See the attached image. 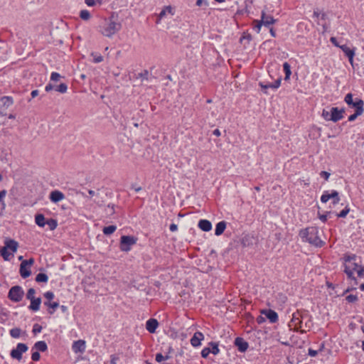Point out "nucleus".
Masks as SVG:
<instances>
[{
	"label": "nucleus",
	"instance_id": "1",
	"mask_svg": "<svg viewBox=\"0 0 364 364\" xmlns=\"http://www.w3.org/2000/svg\"><path fill=\"white\" fill-rule=\"evenodd\" d=\"M299 235L301 240L316 247H322L325 245L318 236V228L315 226L307 227L299 230Z\"/></svg>",
	"mask_w": 364,
	"mask_h": 364
},
{
	"label": "nucleus",
	"instance_id": "2",
	"mask_svg": "<svg viewBox=\"0 0 364 364\" xmlns=\"http://www.w3.org/2000/svg\"><path fill=\"white\" fill-rule=\"evenodd\" d=\"M122 28V24L114 20L112 16L109 20H105L98 26V31L104 36L111 38L114 34Z\"/></svg>",
	"mask_w": 364,
	"mask_h": 364
},
{
	"label": "nucleus",
	"instance_id": "3",
	"mask_svg": "<svg viewBox=\"0 0 364 364\" xmlns=\"http://www.w3.org/2000/svg\"><path fill=\"white\" fill-rule=\"evenodd\" d=\"M343 259L344 261L343 272L346 274L348 279L354 280L355 284H357V279L353 275V271H355L360 266L356 262L357 256L354 254L345 255Z\"/></svg>",
	"mask_w": 364,
	"mask_h": 364
},
{
	"label": "nucleus",
	"instance_id": "4",
	"mask_svg": "<svg viewBox=\"0 0 364 364\" xmlns=\"http://www.w3.org/2000/svg\"><path fill=\"white\" fill-rule=\"evenodd\" d=\"M344 102L348 107L353 108L355 111L364 112V102L359 97L353 99L352 93H348L344 97Z\"/></svg>",
	"mask_w": 364,
	"mask_h": 364
},
{
	"label": "nucleus",
	"instance_id": "5",
	"mask_svg": "<svg viewBox=\"0 0 364 364\" xmlns=\"http://www.w3.org/2000/svg\"><path fill=\"white\" fill-rule=\"evenodd\" d=\"M302 316H304V314H301L299 311H296L292 314L290 323L294 326V331L304 334L306 331L302 329L304 320Z\"/></svg>",
	"mask_w": 364,
	"mask_h": 364
},
{
	"label": "nucleus",
	"instance_id": "6",
	"mask_svg": "<svg viewBox=\"0 0 364 364\" xmlns=\"http://www.w3.org/2000/svg\"><path fill=\"white\" fill-rule=\"evenodd\" d=\"M137 239L131 235H122L120 238L119 249L122 252H129L132 246L136 243Z\"/></svg>",
	"mask_w": 364,
	"mask_h": 364
},
{
	"label": "nucleus",
	"instance_id": "7",
	"mask_svg": "<svg viewBox=\"0 0 364 364\" xmlns=\"http://www.w3.org/2000/svg\"><path fill=\"white\" fill-rule=\"evenodd\" d=\"M24 296V291L21 286L16 285L12 287L8 293V298L14 302H19Z\"/></svg>",
	"mask_w": 364,
	"mask_h": 364
},
{
	"label": "nucleus",
	"instance_id": "8",
	"mask_svg": "<svg viewBox=\"0 0 364 364\" xmlns=\"http://www.w3.org/2000/svg\"><path fill=\"white\" fill-rule=\"evenodd\" d=\"M35 260L33 258L23 260L20 264L19 273L22 278L26 279L31 274L30 267L33 264Z\"/></svg>",
	"mask_w": 364,
	"mask_h": 364
},
{
	"label": "nucleus",
	"instance_id": "9",
	"mask_svg": "<svg viewBox=\"0 0 364 364\" xmlns=\"http://www.w3.org/2000/svg\"><path fill=\"white\" fill-rule=\"evenodd\" d=\"M28 349V347L26 343H18L16 347L11 350L10 356L14 359L21 360L22 359V354L26 353Z\"/></svg>",
	"mask_w": 364,
	"mask_h": 364
},
{
	"label": "nucleus",
	"instance_id": "10",
	"mask_svg": "<svg viewBox=\"0 0 364 364\" xmlns=\"http://www.w3.org/2000/svg\"><path fill=\"white\" fill-rule=\"evenodd\" d=\"M345 108H338V107H331L330 108V121L337 122L344 117Z\"/></svg>",
	"mask_w": 364,
	"mask_h": 364
},
{
	"label": "nucleus",
	"instance_id": "11",
	"mask_svg": "<svg viewBox=\"0 0 364 364\" xmlns=\"http://www.w3.org/2000/svg\"><path fill=\"white\" fill-rule=\"evenodd\" d=\"M14 103V98L11 96H3L0 97V115L5 116L4 111L6 110Z\"/></svg>",
	"mask_w": 364,
	"mask_h": 364
},
{
	"label": "nucleus",
	"instance_id": "12",
	"mask_svg": "<svg viewBox=\"0 0 364 364\" xmlns=\"http://www.w3.org/2000/svg\"><path fill=\"white\" fill-rule=\"evenodd\" d=\"M175 269L173 267V263L167 267L161 268V279L165 282L169 281L173 278L175 274Z\"/></svg>",
	"mask_w": 364,
	"mask_h": 364
},
{
	"label": "nucleus",
	"instance_id": "13",
	"mask_svg": "<svg viewBox=\"0 0 364 364\" xmlns=\"http://www.w3.org/2000/svg\"><path fill=\"white\" fill-rule=\"evenodd\" d=\"M339 48L341 49L345 55L348 58L349 63L353 65V58L355 54V48H350L348 45L344 44L339 46Z\"/></svg>",
	"mask_w": 364,
	"mask_h": 364
},
{
	"label": "nucleus",
	"instance_id": "14",
	"mask_svg": "<svg viewBox=\"0 0 364 364\" xmlns=\"http://www.w3.org/2000/svg\"><path fill=\"white\" fill-rule=\"evenodd\" d=\"M261 314L264 315L265 317L269 319V322L272 323H274L277 322L279 319V316L277 313L272 309H262L261 311Z\"/></svg>",
	"mask_w": 364,
	"mask_h": 364
},
{
	"label": "nucleus",
	"instance_id": "15",
	"mask_svg": "<svg viewBox=\"0 0 364 364\" xmlns=\"http://www.w3.org/2000/svg\"><path fill=\"white\" fill-rule=\"evenodd\" d=\"M261 21L262 25L267 28H269L271 25L277 22V19L271 15H267L265 11H262L261 14Z\"/></svg>",
	"mask_w": 364,
	"mask_h": 364
},
{
	"label": "nucleus",
	"instance_id": "16",
	"mask_svg": "<svg viewBox=\"0 0 364 364\" xmlns=\"http://www.w3.org/2000/svg\"><path fill=\"white\" fill-rule=\"evenodd\" d=\"M86 348V343L84 340H77L73 342L72 350L75 353H82Z\"/></svg>",
	"mask_w": 364,
	"mask_h": 364
},
{
	"label": "nucleus",
	"instance_id": "17",
	"mask_svg": "<svg viewBox=\"0 0 364 364\" xmlns=\"http://www.w3.org/2000/svg\"><path fill=\"white\" fill-rule=\"evenodd\" d=\"M234 344L240 353H245L249 347V343L241 337H237L235 339Z\"/></svg>",
	"mask_w": 364,
	"mask_h": 364
},
{
	"label": "nucleus",
	"instance_id": "18",
	"mask_svg": "<svg viewBox=\"0 0 364 364\" xmlns=\"http://www.w3.org/2000/svg\"><path fill=\"white\" fill-rule=\"evenodd\" d=\"M6 250L11 251V253H15L18 247V242L13 239L6 238L4 240V246Z\"/></svg>",
	"mask_w": 364,
	"mask_h": 364
},
{
	"label": "nucleus",
	"instance_id": "19",
	"mask_svg": "<svg viewBox=\"0 0 364 364\" xmlns=\"http://www.w3.org/2000/svg\"><path fill=\"white\" fill-rule=\"evenodd\" d=\"M65 198V195L63 192L58 190H54L50 192L49 199L51 202L56 203Z\"/></svg>",
	"mask_w": 364,
	"mask_h": 364
},
{
	"label": "nucleus",
	"instance_id": "20",
	"mask_svg": "<svg viewBox=\"0 0 364 364\" xmlns=\"http://www.w3.org/2000/svg\"><path fill=\"white\" fill-rule=\"evenodd\" d=\"M203 339H204L203 334L200 331H197L193 334V336L191 338V344L193 347H198L200 346L201 341H203Z\"/></svg>",
	"mask_w": 364,
	"mask_h": 364
},
{
	"label": "nucleus",
	"instance_id": "21",
	"mask_svg": "<svg viewBox=\"0 0 364 364\" xmlns=\"http://www.w3.org/2000/svg\"><path fill=\"white\" fill-rule=\"evenodd\" d=\"M159 326V322L156 318H150L146 321V328L149 333H154Z\"/></svg>",
	"mask_w": 364,
	"mask_h": 364
},
{
	"label": "nucleus",
	"instance_id": "22",
	"mask_svg": "<svg viewBox=\"0 0 364 364\" xmlns=\"http://www.w3.org/2000/svg\"><path fill=\"white\" fill-rule=\"evenodd\" d=\"M31 304L28 306V309L32 311H38L40 309L41 304L42 302L41 298H34L29 300Z\"/></svg>",
	"mask_w": 364,
	"mask_h": 364
},
{
	"label": "nucleus",
	"instance_id": "23",
	"mask_svg": "<svg viewBox=\"0 0 364 364\" xmlns=\"http://www.w3.org/2000/svg\"><path fill=\"white\" fill-rule=\"evenodd\" d=\"M198 226L201 230L204 232H209L212 229V223L205 219L200 220Z\"/></svg>",
	"mask_w": 364,
	"mask_h": 364
},
{
	"label": "nucleus",
	"instance_id": "24",
	"mask_svg": "<svg viewBox=\"0 0 364 364\" xmlns=\"http://www.w3.org/2000/svg\"><path fill=\"white\" fill-rule=\"evenodd\" d=\"M254 237L250 234L242 236L240 240L241 245L243 247H250L253 245Z\"/></svg>",
	"mask_w": 364,
	"mask_h": 364
},
{
	"label": "nucleus",
	"instance_id": "25",
	"mask_svg": "<svg viewBox=\"0 0 364 364\" xmlns=\"http://www.w3.org/2000/svg\"><path fill=\"white\" fill-rule=\"evenodd\" d=\"M36 350V351L45 352L48 350V346L46 341H39L35 343L32 347V350Z\"/></svg>",
	"mask_w": 364,
	"mask_h": 364
},
{
	"label": "nucleus",
	"instance_id": "26",
	"mask_svg": "<svg viewBox=\"0 0 364 364\" xmlns=\"http://www.w3.org/2000/svg\"><path fill=\"white\" fill-rule=\"evenodd\" d=\"M227 226V223L225 220H222L218 223L215 225V235L217 236L221 235Z\"/></svg>",
	"mask_w": 364,
	"mask_h": 364
},
{
	"label": "nucleus",
	"instance_id": "27",
	"mask_svg": "<svg viewBox=\"0 0 364 364\" xmlns=\"http://www.w3.org/2000/svg\"><path fill=\"white\" fill-rule=\"evenodd\" d=\"M44 305L49 308L48 313L52 315L55 311L56 309L60 306L59 302L58 301H44Z\"/></svg>",
	"mask_w": 364,
	"mask_h": 364
},
{
	"label": "nucleus",
	"instance_id": "28",
	"mask_svg": "<svg viewBox=\"0 0 364 364\" xmlns=\"http://www.w3.org/2000/svg\"><path fill=\"white\" fill-rule=\"evenodd\" d=\"M26 335V331L22 332L21 329L20 328L16 327L13 328L9 331V334L11 337L14 338H18L21 334Z\"/></svg>",
	"mask_w": 364,
	"mask_h": 364
},
{
	"label": "nucleus",
	"instance_id": "29",
	"mask_svg": "<svg viewBox=\"0 0 364 364\" xmlns=\"http://www.w3.org/2000/svg\"><path fill=\"white\" fill-rule=\"evenodd\" d=\"M170 14L171 16H173L175 14L174 8L171 6H166L161 10V19L166 16V14Z\"/></svg>",
	"mask_w": 364,
	"mask_h": 364
},
{
	"label": "nucleus",
	"instance_id": "30",
	"mask_svg": "<svg viewBox=\"0 0 364 364\" xmlns=\"http://www.w3.org/2000/svg\"><path fill=\"white\" fill-rule=\"evenodd\" d=\"M283 70L285 73L284 80L287 81L290 79L291 75V65L288 62L283 63Z\"/></svg>",
	"mask_w": 364,
	"mask_h": 364
},
{
	"label": "nucleus",
	"instance_id": "31",
	"mask_svg": "<svg viewBox=\"0 0 364 364\" xmlns=\"http://www.w3.org/2000/svg\"><path fill=\"white\" fill-rule=\"evenodd\" d=\"M282 80V77L280 75L274 82H267L268 88L272 89L274 91L277 90L281 85Z\"/></svg>",
	"mask_w": 364,
	"mask_h": 364
},
{
	"label": "nucleus",
	"instance_id": "32",
	"mask_svg": "<svg viewBox=\"0 0 364 364\" xmlns=\"http://www.w3.org/2000/svg\"><path fill=\"white\" fill-rule=\"evenodd\" d=\"M35 222L39 227H44L46 224V218L43 214H37L35 216Z\"/></svg>",
	"mask_w": 364,
	"mask_h": 364
},
{
	"label": "nucleus",
	"instance_id": "33",
	"mask_svg": "<svg viewBox=\"0 0 364 364\" xmlns=\"http://www.w3.org/2000/svg\"><path fill=\"white\" fill-rule=\"evenodd\" d=\"M35 280L38 283H47L48 276L45 273L40 272L36 275Z\"/></svg>",
	"mask_w": 364,
	"mask_h": 364
},
{
	"label": "nucleus",
	"instance_id": "34",
	"mask_svg": "<svg viewBox=\"0 0 364 364\" xmlns=\"http://www.w3.org/2000/svg\"><path fill=\"white\" fill-rule=\"evenodd\" d=\"M331 199H332V204L337 205L340 202L339 193L336 190H332L331 193Z\"/></svg>",
	"mask_w": 364,
	"mask_h": 364
},
{
	"label": "nucleus",
	"instance_id": "35",
	"mask_svg": "<svg viewBox=\"0 0 364 364\" xmlns=\"http://www.w3.org/2000/svg\"><path fill=\"white\" fill-rule=\"evenodd\" d=\"M208 346L210 348V353H213V355H218L220 353L218 343L211 341L208 343Z\"/></svg>",
	"mask_w": 364,
	"mask_h": 364
},
{
	"label": "nucleus",
	"instance_id": "36",
	"mask_svg": "<svg viewBox=\"0 0 364 364\" xmlns=\"http://www.w3.org/2000/svg\"><path fill=\"white\" fill-rule=\"evenodd\" d=\"M302 317L304 319H306L304 326L309 330L312 326V316L309 314L308 313H304Z\"/></svg>",
	"mask_w": 364,
	"mask_h": 364
},
{
	"label": "nucleus",
	"instance_id": "37",
	"mask_svg": "<svg viewBox=\"0 0 364 364\" xmlns=\"http://www.w3.org/2000/svg\"><path fill=\"white\" fill-rule=\"evenodd\" d=\"M117 230V226L114 225H111L109 226L104 227L102 232L105 235H109L115 232Z\"/></svg>",
	"mask_w": 364,
	"mask_h": 364
},
{
	"label": "nucleus",
	"instance_id": "38",
	"mask_svg": "<svg viewBox=\"0 0 364 364\" xmlns=\"http://www.w3.org/2000/svg\"><path fill=\"white\" fill-rule=\"evenodd\" d=\"M13 255L12 253L9 252V250H6L5 247H2L0 250V255L4 258L5 261L10 260V255Z\"/></svg>",
	"mask_w": 364,
	"mask_h": 364
},
{
	"label": "nucleus",
	"instance_id": "39",
	"mask_svg": "<svg viewBox=\"0 0 364 364\" xmlns=\"http://www.w3.org/2000/svg\"><path fill=\"white\" fill-rule=\"evenodd\" d=\"M80 17L82 19V20H85V21H87L91 17V15H90V13L89 11L86 10V9H84V10H81L80 12Z\"/></svg>",
	"mask_w": 364,
	"mask_h": 364
},
{
	"label": "nucleus",
	"instance_id": "40",
	"mask_svg": "<svg viewBox=\"0 0 364 364\" xmlns=\"http://www.w3.org/2000/svg\"><path fill=\"white\" fill-rule=\"evenodd\" d=\"M262 23L261 20H254L253 21V29L259 33L260 32L261 28L262 26Z\"/></svg>",
	"mask_w": 364,
	"mask_h": 364
},
{
	"label": "nucleus",
	"instance_id": "41",
	"mask_svg": "<svg viewBox=\"0 0 364 364\" xmlns=\"http://www.w3.org/2000/svg\"><path fill=\"white\" fill-rule=\"evenodd\" d=\"M55 90L60 93H65L68 90V85L65 83H60Z\"/></svg>",
	"mask_w": 364,
	"mask_h": 364
},
{
	"label": "nucleus",
	"instance_id": "42",
	"mask_svg": "<svg viewBox=\"0 0 364 364\" xmlns=\"http://www.w3.org/2000/svg\"><path fill=\"white\" fill-rule=\"evenodd\" d=\"M46 224L49 226L50 230H55L58 226V222L55 219H49L46 221Z\"/></svg>",
	"mask_w": 364,
	"mask_h": 364
},
{
	"label": "nucleus",
	"instance_id": "43",
	"mask_svg": "<svg viewBox=\"0 0 364 364\" xmlns=\"http://www.w3.org/2000/svg\"><path fill=\"white\" fill-rule=\"evenodd\" d=\"M350 210V208L347 205L339 213H337L336 215L338 218H344L349 213Z\"/></svg>",
	"mask_w": 364,
	"mask_h": 364
},
{
	"label": "nucleus",
	"instance_id": "44",
	"mask_svg": "<svg viewBox=\"0 0 364 364\" xmlns=\"http://www.w3.org/2000/svg\"><path fill=\"white\" fill-rule=\"evenodd\" d=\"M91 55L93 57V62L95 63H99L103 60V57L101 54L92 53Z\"/></svg>",
	"mask_w": 364,
	"mask_h": 364
},
{
	"label": "nucleus",
	"instance_id": "45",
	"mask_svg": "<svg viewBox=\"0 0 364 364\" xmlns=\"http://www.w3.org/2000/svg\"><path fill=\"white\" fill-rule=\"evenodd\" d=\"M331 199V193L328 191H325L321 197V201L323 203H326Z\"/></svg>",
	"mask_w": 364,
	"mask_h": 364
},
{
	"label": "nucleus",
	"instance_id": "46",
	"mask_svg": "<svg viewBox=\"0 0 364 364\" xmlns=\"http://www.w3.org/2000/svg\"><path fill=\"white\" fill-rule=\"evenodd\" d=\"M364 112H360V111H355V112L353 114H350L348 117V122H353L355 121L358 117L363 114Z\"/></svg>",
	"mask_w": 364,
	"mask_h": 364
},
{
	"label": "nucleus",
	"instance_id": "47",
	"mask_svg": "<svg viewBox=\"0 0 364 364\" xmlns=\"http://www.w3.org/2000/svg\"><path fill=\"white\" fill-rule=\"evenodd\" d=\"M149 73L147 70H144L143 72L140 73L137 75V78L141 79V80H149Z\"/></svg>",
	"mask_w": 364,
	"mask_h": 364
},
{
	"label": "nucleus",
	"instance_id": "48",
	"mask_svg": "<svg viewBox=\"0 0 364 364\" xmlns=\"http://www.w3.org/2000/svg\"><path fill=\"white\" fill-rule=\"evenodd\" d=\"M36 294V290L33 289V288H30L28 291H27V293H26V299L28 300H30V299H34L36 298L34 296V294Z\"/></svg>",
	"mask_w": 364,
	"mask_h": 364
},
{
	"label": "nucleus",
	"instance_id": "49",
	"mask_svg": "<svg viewBox=\"0 0 364 364\" xmlns=\"http://www.w3.org/2000/svg\"><path fill=\"white\" fill-rule=\"evenodd\" d=\"M346 300L348 303H354L358 300L357 295L349 294L346 297Z\"/></svg>",
	"mask_w": 364,
	"mask_h": 364
},
{
	"label": "nucleus",
	"instance_id": "50",
	"mask_svg": "<svg viewBox=\"0 0 364 364\" xmlns=\"http://www.w3.org/2000/svg\"><path fill=\"white\" fill-rule=\"evenodd\" d=\"M42 331V326L38 323H35L33 326L32 332L34 335L41 333Z\"/></svg>",
	"mask_w": 364,
	"mask_h": 364
},
{
	"label": "nucleus",
	"instance_id": "51",
	"mask_svg": "<svg viewBox=\"0 0 364 364\" xmlns=\"http://www.w3.org/2000/svg\"><path fill=\"white\" fill-rule=\"evenodd\" d=\"M252 39V35L250 33H244L242 37L240 38V42L242 43V41L246 40L247 43H250Z\"/></svg>",
	"mask_w": 364,
	"mask_h": 364
},
{
	"label": "nucleus",
	"instance_id": "52",
	"mask_svg": "<svg viewBox=\"0 0 364 364\" xmlns=\"http://www.w3.org/2000/svg\"><path fill=\"white\" fill-rule=\"evenodd\" d=\"M44 297L47 299V301H51L54 299V293L51 291H48L43 294Z\"/></svg>",
	"mask_w": 364,
	"mask_h": 364
},
{
	"label": "nucleus",
	"instance_id": "53",
	"mask_svg": "<svg viewBox=\"0 0 364 364\" xmlns=\"http://www.w3.org/2000/svg\"><path fill=\"white\" fill-rule=\"evenodd\" d=\"M210 353V347H206V348H204L202 350H201V356L202 358H208V355Z\"/></svg>",
	"mask_w": 364,
	"mask_h": 364
},
{
	"label": "nucleus",
	"instance_id": "54",
	"mask_svg": "<svg viewBox=\"0 0 364 364\" xmlns=\"http://www.w3.org/2000/svg\"><path fill=\"white\" fill-rule=\"evenodd\" d=\"M268 83L267 82H259V86L262 88L263 92L266 95L268 94V92H267V90L269 89L268 88V86H267Z\"/></svg>",
	"mask_w": 364,
	"mask_h": 364
},
{
	"label": "nucleus",
	"instance_id": "55",
	"mask_svg": "<svg viewBox=\"0 0 364 364\" xmlns=\"http://www.w3.org/2000/svg\"><path fill=\"white\" fill-rule=\"evenodd\" d=\"M321 117L326 120V121H330V110L328 111L326 109H323L322 110Z\"/></svg>",
	"mask_w": 364,
	"mask_h": 364
},
{
	"label": "nucleus",
	"instance_id": "56",
	"mask_svg": "<svg viewBox=\"0 0 364 364\" xmlns=\"http://www.w3.org/2000/svg\"><path fill=\"white\" fill-rule=\"evenodd\" d=\"M198 6H204L205 8L209 6V3L207 0H197L196 3Z\"/></svg>",
	"mask_w": 364,
	"mask_h": 364
},
{
	"label": "nucleus",
	"instance_id": "57",
	"mask_svg": "<svg viewBox=\"0 0 364 364\" xmlns=\"http://www.w3.org/2000/svg\"><path fill=\"white\" fill-rule=\"evenodd\" d=\"M40 358H41V355H40L38 351L36 350V351L32 353V354H31V360L33 361H35V362L38 361L40 360Z\"/></svg>",
	"mask_w": 364,
	"mask_h": 364
},
{
	"label": "nucleus",
	"instance_id": "58",
	"mask_svg": "<svg viewBox=\"0 0 364 364\" xmlns=\"http://www.w3.org/2000/svg\"><path fill=\"white\" fill-rule=\"evenodd\" d=\"M60 77V75L56 72H53L50 75V80L52 81H58Z\"/></svg>",
	"mask_w": 364,
	"mask_h": 364
},
{
	"label": "nucleus",
	"instance_id": "59",
	"mask_svg": "<svg viewBox=\"0 0 364 364\" xmlns=\"http://www.w3.org/2000/svg\"><path fill=\"white\" fill-rule=\"evenodd\" d=\"M119 360V357L116 354H112L110 355V364H117Z\"/></svg>",
	"mask_w": 364,
	"mask_h": 364
},
{
	"label": "nucleus",
	"instance_id": "60",
	"mask_svg": "<svg viewBox=\"0 0 364 364\" xmlns=\"http://www.w3.org/2000/svg\"><path fill=\"white\" fill-rule=\"evenodd\" d=\"M114 207L115 205L112 203L107 205V208L109 210L108 213L110 215H112L115 213Z\"/></svg>",
	"mask_w": 364,
	"mask_h": 364
},
{
	"label": "nucleus",
	"instance_id": "61",
	"mask_svg": "<svg viewBox=\"0 0 364 364\" xmlns=\"http://www.w3.org/2000/svg\"><path fill=\"white\" fill-rule=\"evenodd\" d=\"M355 271L357 272L358 276L359 277H364V267L360 265Z\"/></svg>",
	"mask_w": 364,
	"mask_h": 364
},
{
	"label": "nucleus",
	"instance_id": "62",
	"mask_svg": "<svg viewBox=\"0 0 364 364\" xmlns=\"http://www.w3.org/2000/svg\"><path fill=\"white\" fill-rule=\"evenodd\" d=\"M6 193L7 192H6V190H3V191H0V202L2 203L4 208L5 207V203H4V198L6 196Z\"/></svg>",
	"mask_w": 364,
	"mask_h": 364
},
{
	"label": "nucleus",
	"instance_id": "63",
	"mask_svg": "<svg viewBox=\"0 0 364 364\" xmlns=\"http://www.w3.org/2000/svg\"><path fill=\"white\" fill-rule=\"evenodd\" d=\"M318 24L322 26V28H323L322 33L323 34H324L325 33L328 31V29L330 27L328 24H327L326 23H321L320 22H318Z\"/></svg>",
	"mask_w": 364,
	"mask_h": 364
},
{
	"label": "nucleus",
	"instance_id": "64",
	"mask_svg": "<svg viewBox=\"0 0 364 364\" xmlns=\"http://www.w3.org/2000/svg\"><path fill=\"white\" fill-rule=\"evenodd\" d=\"M330 175H331L330 173H328L326 171H322L320 173V176L321 178H323L326 181L328 180Z\"/></svg>",
	"mask_w": 364,
	"mask_h": 364
}]
</instances>
